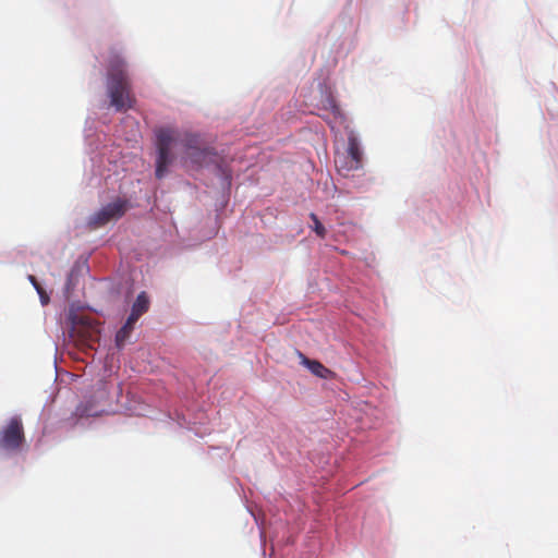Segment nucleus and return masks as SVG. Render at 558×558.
Returning <instances> with one entry per match:
<instances>
[{
  "mask_svg": "<svg viewBox=\"0 0 558 558\" xmlns=\"http://www.w3.org/2000/svg\"><path fill=\"white\" fill-rule=\"evenodd\" d=\"M70 338L82 350L94 349L99 341L98 324L86 315L71 314Z\"/></svg>",
  "mask_w": 558,
  "mask_h": 558,
  "instance_id": "7ed1b4c3",
  "label": "nucleus"
},
{
  "mask_svg": "<svg viewBox=\"0 0 558 558\" xmlns=\"http://www.w3.org/2000/svg\"><path fill=\"white\" fill-rule=\"evenodd\" d=\"M148 308L149 299L146 292H141L132 306L131 314L129 315L131 322H137L138 318L148 311Z\"/></svg>",
  "mask_w": 558,
  "mask_h": 558,
  "instance_id": "0eeeda50",
  "label": "nucleus"
},
{
  "mask_svg": "<svg viewBox=\"0 0 558 558\" xmlns=\"http://www.w3.org/2000/svg\"><path fill=\"white\" fill-rule=\"evenodd\" d=\"M33 287L36 289L37 293H39V291H44L39 282L35 283Z\"/></svg>",
  "mask_w": 558,
  "mask_h": 558,
  "instance_id": "2eb2a0df",
  "label": "nucleus"
},
{
  "mask_svg": "<svg viewBox=\"0 0 558 558\" xmlns=\"http://www.w3.org/2000/svg\"><path fill=\"white\" fill-rule=\"evenodd\" d=\"M28 280L31 281V283H32L33 286H34L35 283H37V282H38V281H37V279H36V277H35V276H33V275H29V276H28Z\"/></svg>",
  "mask_w": 558,
  "mask_h": 558,
  "instance_id": "4468645a",
  "label": "nucleus"
},
{
  "mask_svg": "<svg viewBox=\"0 0 558 558\" xmlns=\"http://www.w3.org/2000/svg\"><path fill=\"white\" fill-rule=\"evenodd\" d=\"M107 390L104 388L101 397H107Z\"/></svg>",
  "mask_w": 558,
  "mask_h": 558,
  "instance_id": "f3484780",
  "label": "nucleus"
},
{
  "mask_svg": "<svg viewBox=\"0 0 558 558\" xmlns=\"http://www.w3.org/2000/svg\"><path fill=\"white\" fill-rule=\"evenodd\" d=\"M336 167L338 172L343 177H349L352 171L359 170L360 168H353V165L349 160L348 155H342L336 159Z\"/></svg>",
  "mask_w": 558,
  "mask_h": 558,
  "instance_id": "1a4fd4ad",
  "label": "nucleus"
},
{
  "mask_svg": "<svg viewBox=\"0 0 558 558\" xmlns=\"http://www.w3.org/2000/svg\"><path fill=\"white\" fill-rule=\"evenodd\" d=\"M136 322H131V318L128 317L125 324L120 328V330L117 332L116 336V342L118 347H122L126 339L129 338L130 333L134 329V325Z\"/></svg>",
  "mask_w": 558,
  "mask_h": 558,
  "instance_id": "9d476101",
  "label": "nucleus"
},
{
  "mask_svg": "<svg viewBox=\"0 0 558 558\" xmlns=\"http://www.w3.org/2000/svg\"><path fill=\"white\" fill-rule=\"evenodd\" d=\"M302 359V364L306 366L315 376L324 379H329L335 377V373L324 366L320 362L316 360H310L305 355L300 353Z\"/></svg>",
  "mask_w": 558,
  "mask_h": 558,
  "instance_id": "423d86ee",
  "label": "nucleus"
},
{
  "mask_svg": "<svg viewBox=\"0 0 558 558\" xmlns=\"http://www.w3.org/2000/svg\"><path fill=\"white\" fill-rule=\"evenodd\" d=\"M107 94L117 111H128L136 104L132 92L126 62L116 50H111L107 65Z\"/></svg>",
  "mask_w": 558,
  "mask_h": 558,
  "instance_id": "f257e3e1",
  "label": "nucleus"
},
{
  "mask_svg": "<svg viewBox=\"0 0 558 558\" xmlns=\"http://www.w3.org/2000/svg\"><path fill=\"white\" fill-rule=\"evenodd\" d=\"M331 107H332V111H333L335 113H338V112H339V108H338V106L333 102V100H331Z\"/></svg>",
  "mask_w": 558,
  "mask_h": 558,
  "instance_id": "dca6fc26",
  "label": "nucleus"
},
{
  "mask_svg": "<svg viewBox=\"0 0 558 558\" xmlns=\"http://www.w3.org/2000/svg\"><path fill=\"white\" fill-rule=\"evenodd\" d=\"M210 154L211 151L208 148L198 147L195 150L190 151L187 157L193 163L202 166L204 162H206V159Z\"/></svg>",
  "mask_w": 558,
  "mask_h": 558,
  "instance_id": "9b49d317",
  "label": "nucleus"
},
{
  "mask_svg": "<svg viewBox=\"0 0 558 558\" xmlns=\"http://www.w3.org/2000/svg\"><path fill=\"white\" fill-rule=\"evenodd\" d=\"M129 207L130 204L128 199L117 198L90 216L88 225L93 229L100 228L111 220L121 218Z\"/></svg>",
  "mask_w": 558,
  "mask_h": 558,
  "instance_id": "39448f33",
  "label": "nucleus"
},
{
  "mask_svg": "<svg viewBox=\"0 0 558 558\" xmlns=\"http://www.w3.org/2000/svg\"><path fill=\"white\" fill-rule=\"evenodd\" d=\"M39 298H40V302L45 305L49 302V296L48 294L44 291H39Z\"/></svg>",
  "mask_w": 558,
  "mask_h": 558,
  "instance_id": "ddd939ff",
  "label": "nucleus"
},
{
  "mask_svg": "<svg viewBox=\"0 0 558 558\" xmlns=\"http://www.w3.org/2000/svg\"><path fill=\"white\" fill-rule=\"evenodd\" d=\"M175 143H181L186 151L195 150L201 147L199 136L192 133L181 134L171 128H161L156 132L157 159H156V177L161 179L168 171L169 165L173 160L171 147Z\"/></svg>",
  "mask_w": 558,
  "mask_h": 558,
  "instance_id": "f03ea898",
  "label": "nucleus"
},
{
  "mask_svg": "<svg viewBox=\"0 0 558 558\" xmlns=\"http://www.w3.org/2000/svg\"><path fill=\"white\" fill-rule=\"evenodd\" d=\"M350 162L353 165V168H362V150L360 144L356 138L350 137L348 143V153Z\"/></svg>",
  "mask_w": 558,
  "mask_h": 558,
  "instance_id": "6e6552de",
  "label": "nucleus"
},
{
  "mask_svg": "<svg viewBox=\"0 0 558 558\" xmlns=\"http://www.w3.org/2000/svg\"><path fill=\"white\" fill-rule=\"evenodd\" d=\"M24 442L25 435L22 420L19 416H13L0 432V449L8 452H19Z\"/></svg>",
  "mask_w": 558,
  "mask_h": 558,
  "instance_id": "20e7f679",
  "label": "nucleus"
},
{
  "mask_svg": "<svg viewBox=\"0 0 558 558\" xmlns=\"http://www.w3.org/2000/svg\"><path fill=\"white\" fill-rule=\"evenodd\" d=\"M310 218L313 221V231L322 239H324L327 234L326 228L323 226V223L319 221L316 214L311 213Z\"/></svg>",
  "mask_w": 558,
  "mask_h": 558,
  "instance_id": "f8f14e48",
  "label": "nucleus"
}]
</instances>
